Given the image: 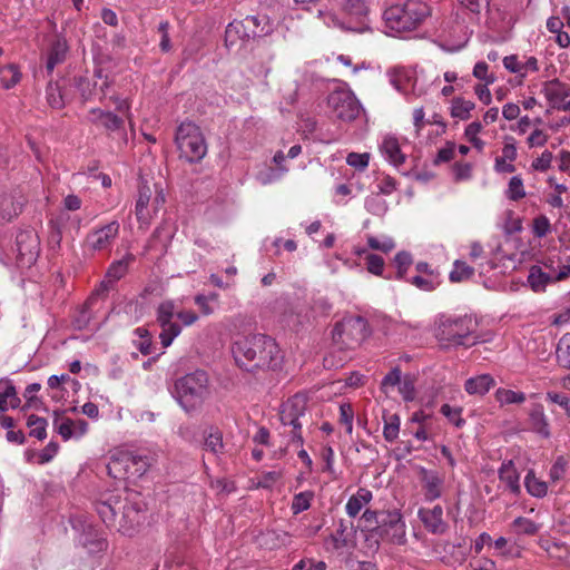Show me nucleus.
Masks as SVG:
<instances>
[{
	"label": "nucleus",
	"mask_w": 570,
	"mask_h": 570,
	"mask_svg": "<svg viewBox=\"0 0 570 570\" xmlns=\"http://www.w3.org/2000/svg\"><path fill=\"white\" fill-rule=\"evenodd\" d=\"M232 352L236 364L247 372L275 370L282 362L277 343L264 334L238 338L233 344Z\"/></svg>",
	"instance_id": "1"
},
{
	"label": "nucleus",
	"mask_w": 570,
	"mask_h": 570,
	"mask_svg": "<svg viewBox=\"0 0 570 570\" xmlns=\"http://www.w3.org/2000/svg\"><path fill=\"white\" fill-rule=\"evenodd\" d=\"M430 13V7L422 0H407L386 8L383 19L391 30L404 32L416 29Z\"/></svg>",
	"instance_id": "2"
},
{
	"label": "nucleus",
	"mask_w": 570,
	"mask_h": 570,
	"mask_svg": "<svg viewBox=\"0 0 570 570\" xmlns=\"http://www.w3.org/2000/svg\"><path fill=\"white\" fill-rule=\"evenodd\" d=\"M475 323L470 316H441L436 322L434 335L443 346H472L478 343L474 335Z\"/></svg>",
	"instance_id": "3"
},
{
	"label": "nucleus",
	"mask_w": 570,
	"mask_h": 570,
	"mask_svg": "<svg viewBox=\"0 0 570 570\" xmlns=\"http://www.w3.org/2000/svg\"><path fill=\"white\" fill-rule=\"evenodd\" d=\"M209 395V377L203 370L188 373L175 382V396L185 411L198 407Z\"/></svg>",
	"instance_id": "4"
},
{
	"label": "nucleus",
	"mask_w": 570,
	"mask_h": 570,
	"mask_svg": "<svg viewBox=\"0 0 570 570\" xmlns=\"http://www.w3.org/2000/svg\"><path fill=\"white\" fill-rule=\"evenodd\" d=\"M175 317L185 326H189L198 320V315L193 311H177L173 301L160 303L157 308V323L161 327L159 338L164 347H168L181 332V326L174 322Z\"/></svg>",
	"instance_id": "5"
},
{
	"label": "nucleus",
	"mask_w": 570,
	"mask_h": 570,
	"mask_svg": "<svg viewBox=\"0 0 570 570\" xmlns=\"http://www.w3.org/2000/svg\"><path fill=\"white\" fill-rule=\"evenodd\" d=\"M175 141L179 157L190 164L200 161L207 154L205 137L194 122H181L177 128Z\"/></svg>",
	"instance_id": "6"
},
{
	"label": "nucleus",
	"mask_w": 570,
	"mask_h": 570,
	"mask_svg": "<svg viewBox=\"0 0 570 570\" xmlns=\"http://www.w3.org/2000/svg\"><path fill=\"white\" fill-rule=\"evenodd\" d=\"M271 30L267 17L247 16L242 20L232 21L225 30V46L232 48L239 41L263 37Z\"/></svg>",
	"instance_id": "7"
},
{
	"label": "nucleus",
	"mask_w": 570,
	"mask_h": 570,
	"mask_svg": "<svg viewBox=\"0 0 570 570\" xmlns=\"http://www.w3.org/2000/svg\"><path fill=\"white\" fill-rule=\"evenodd\" d=\"M306 399L302 395H294L282 404L279 419L285 434H288L293 443L303 444L301 429L306 417Z\"/></svg>",
	"instance_id": "8"
},
{
	"label": "nucleus",
	"mask_w": 570,
	"mask_h": 570,
	"mask_svg": "<svg viewBox=\"0 0 570 570\" xmlns=\"http://www.w3.org/2000/svg\"><path fill=\"white\" fill-rule=\"evenodd\" d=\"M367 321L360 315H350L338 322L333 330V340L346 348L360 346L370 335Z\"/></svg>",
	"instance_id": "9"
},
{
	"label": "nucleus",
	"mask_w": 570,
	"mask_h": 570,
	"mask_svg": "<svg viewBox=\"0 0 570 570\" xmlns=\"http://www.w3.org/2000/svg\"><path fill=\"white\" fill-rule=\"evenodd\" d=\"M97 512L107 525L114 524L117 514L121 512L122 519L129 522L128 525H121L122 531L127 534H130L142 520L141 510L136 504H124L121 500L117 498H110L107 501L99 502Z\"/></svg>",
	"instance_id": "10"
},
{
	"label": "nucleus",
	"mask_w": 570,
	"mask_h": 570,
	"mask_svg": "<svg viewBox=\"0 0 570 570\" xmlns=\"http://www.w3.org/2000/svg\"><path fill=\"white\" fill-rule=\"evenodd\" d=\"M166 202L163 189L141 183L135 205V215L140 224L148 226L155 215L163 208Z\"/></svg>",
	"instance_id": "11"
},
{
	"label": "nucleus",
	"mask_w": 570,
	"mask_h": 570,
	"mask_svg": "<svg viewBox=\"0 0 570 570\" xmlns=\"http://www.w3.org/2000/svg\"><path fill=\"white\" fill-rule=\"evenodd\" d=\"M371 532L372 535L393 544L402 546L406 542L405 523L397 510L383 513L380 524L374 527Z\"/></svg>",
	"instance_id": "12"
},
{
	"label": "nucleus",
	"mask_w": 570,
	"mask_h": 570,
	"mask_svg": "<svg viewBox=\"0 0 570 570\" xmlns=\"http://www.w3.org/2000/svg\"><path fill=\"white\" fill-rule=\"evenodd\" d=\"M327 105L333 115L343 121L356 119L361 110L358 100L347 89L333 90L327 97Z\"/></svg>",
	"instance_id": "13"
},
{
	"label": "nucleus",
	"mask_w": 570,
	"mask_h": 570,
	"mask_svg": "<svg viewBox=\"0 0 570 570\" xmlns=\"http://www.w3.org/2000/svg\"><path fill=\"white\" fill-rule=\"evenodd\" d=\"M542 94L549 101L551 108L570 110V87L558 79L546 81Z\"/></svg>",
	"instance_id": "14"
},
{
	"label": "nucleus",
	"mask_w": 570,
	"mask_h": 570,
	"mask_svg": "<svg viewBox=\"0 0 570 570\" xmlns=\"http://www.w3.org/2000/svg\"><path fill=\"white\" fill-rule=\"evenodd\" d=\"M417 475L422 483L423 494L426 501H434L442 497L444 478L438 471L419 466Z\"/></svg>",
	"instance_id": "15"
},
{
	"label": "nucleus",
	"mask_w": 570,
	"mask_h": 570,
	"mask_svg": "<svg viewBox=\"0 0 570 570\" xmlns=\"http://www.w3.org/2000/svg\"><path fill=\"white\" fill-rule=\"evenodd\" d=\"M119 233V223L114 220L101 228L95 229L86 238L91 250H104L111 246Z\"/></svg>",
	"instance_id": "16"
},
{
	"label": "nucleus",
	"mask_w": 570,
	"mask_h": 570,
	"mask_svg": "<svg viewBox=\"0 0 570 570\" xmlns=\"http://www.w3.org/2000/svg\"><path fill=\"white\" fill-rule=\"evenodd\" d=\"M18 258L22 264L31 265L39 255L38 237L32 232H21L17 235Z\"/></svg>",
	"instance_id": "17"
},
{
	"label": "nucleus",
	"mask_w": 570,
	"mask_h": 570,
	"mask_svg": "<svg viewBox=\"0 0 570 570\" xmlns=\"http://www.w3.org/2000/svg\"><path fill=\"white\" fill-rule=\"evenodd\" d=\"M417 514L429 532L442 534L448 530V523L443 519V509L441 505H434L432 509L421 508Z\"/></svg>",
	"instance_id": "18"
},
{
	"label": "nucleus",
	"mask_w": 570,
	"mask_h": 570,
	"mask_svg": "<svg viewBox=\"0 0 570 570\" xmlns=\"http://www.w3.org/2000/svg\"><path fill=\"white\" fill-rule=\"evenodd\" d=\"M88 121L97 127L105 128L107 131H118L124 127L122 118L100 108L89 110Z\"/></svg>",
	"instance_id": "19"
},
{
	"label": "nucleus",
	"mask_w": 570,
	"mask_h": 570,
	"mask_svg": "<svg viewBox=\"0 0 570 570\" xmlns=\"http://www.w3.org/2000/svg\"><path fill=\"white\" fill-rule=\"evenodd\" d=\"M529 429L543 439L551 436L549 420L544 413L542 404L535 403L528 413Z\"/></svg>",
	"instance_id": "20"
},
{
	"label": "nucleus",
	"mask_w": 570,
	"mask_h": 570,
	"mask_svg": "<svg viewBox=\"0 0 570 570\" xmlns=\"http://www.w3.org/2000/svg\"><path fill=\"white\" fill-rule=\"evenodd\" d=\"M140 461L141 459H138L130 453H119L118 455H112L107 465L108 474L115 479H124L129 474V464H138Z\"/></svg>",
	"instance_id": "21"
},
{
	"label": "nucleus",
	"mask_w": 570,
	"mask_h": 570,
	"mask_svg": "<svg viewBox=\"0 0 570 570\" xmlns=\"http://www.w3.org/2000/svg\"><path fill=\"white\" fill-rule=\"evenodd\" d=\"M326 550H342L353 546L352 533L343 520H340L336 530L325 539Z\"/></svg>",
	"instance_id": "22"
},
{
	"label": "nucleus",
	"mask_w": 570,
	"mask_h": 570,
	"mask_svg": "<svg viewBox=\"0 0 570 570\" xmlns=\"http://www.w3.org/2000/svg\"><path fill=\"white\" fill-rule=\"evenodd\" d=\"M203 450L219 458L225 453V444L223 442V432L217 428H210L205 431Z\"/></svg>",
	"instance_id": "23"
},
{
	"label": "nucleus",
	"mask_w": 570,
	"mask_h": 570,
	"mask_svg": "<svg viewBox=\"0 0 570 570\" xmlns=\"http://www.w3.org/2000/svg\"><path fill=\"white\" fill-rule=\"evenodd\" d=\"M381 150L394 166H401L405 161L399 140L393 136H386L381 145Z\"/></svg>",
	"instance_id": "24"
},
{
	"label": "nucleus",
	"mask_w": 570,
	"mask_h": 570,
	"mask_svg": "<svg viewBox=\"0 0 570 570\" xmlns=\"http://www.w3.org/2000/svg\"><path fill=\"white\" fill-rule=\"evenodd\" d=\"M2 384L4 385V390L0 392V412H6L9 407H19L21 400L18 396V393L12 382L8 379H1L0 385Z\"/></svg>",
	"instance_id": "25"
},
{
	"label": "nucleus",
	"mask_w": 570,
	"mask_h": 570,
	"mask_svg": "<svg viewBox=\"0 0 570 570\" xmlns=\"http://www.w3.org/2000/svg\"><path fill=\"white\" fill-rule=\"evenodd\" d=\"M499 478L513 494L520 493V475L511 461L502 464L499 470Z\"/></svg>",
	"instance_id": "26"
},
{
	"label": "nucleus",
	"mask_w": 570,
	"mask_h": 570,
	"mask_svg": "<svg viewBox=\"0 0 570 570\" xmlns=\"http://www.w3.org/2000/svg\"><path fill=\"white\" fill-rule=\"evenodd\" d=\"M494 386V379L490 374H481L466 380L464 389L469 394L484 395Z\"/></svg>",
	"instance_id": "27"
},
{
	"label": "nucleus",
	"mask_w": 570,
	"mask_h": 570,
	"mask_svg": "<svg viewBox=\"0 0 570 570\" xmlns=\"http://www.w3.org/2000/svg\"><path fill=\"white\" fill-rule=\"evenodd\" d=\"M551 282H556L553 274L543 272L541 267L537 265L530 268L528 283L532 291L543 292L546 286Z\"/></svg>",
	"instance_id": "28"
},
{
	"label": "nucleus",
	"mask_w": 570,
	"mask_h": 570,
	"mask_svg": "<svg viewBox=\"0 0 570 570\" xmlns=\"http://www.w3.org/2000/svg\"><path fill=\"white\" fill-rule=\"evenodd\" d=\"M372 500V492L365 488H360L356 494L352 495L346 503V512L351 518H355L363 507Z\"/></svg>",
	"instance_id": "29"
},
{
	"label": "nucleus",
	"mask_w": 570,
	"mask_h": 570,
	"mask_svg": "<svg viewBox=\"0 0 570 570\" xmlns=\"http://www.w3.org/2000/svg\"><path fill=\"white\" fill-rule=\"evenodd\" d=\"M68 51L67 42L62 39H57L48 53L46 69L48 72H52L55 67L65 61Z\"/></svg>",
	"instance_id": "30"
},
{
	"label": "nucleus",
	"mask_w": 570,
	"mask_h": 570,
	"mask_svg": "<svg viewBox=\"0 0 570 570\" xmlns=\"http://www.w3.org/2000/svg\"><path fill=\"white\" fill-rule=\"evenodd\" d=\"M77 87L81 94V97L85 101L92 99L94 97H98L100 101L106 99L105 89L109 87L107 81H104L99 89H96V83L94 85V90L91 89V83L87 79L80 78L77 82Z\"/></svg>",
	"instance_id": "31"
},
{
	"label": "nucleus",
	"mask_w": 570,
	"mask_h": 570,
	"mask_svg": "<svg viewBox=\"0 0 570 570\" xmlns=\"http://www.w3.org/2000/svg\"><path fill=\"white\" fill-rule=\"evenodd\" d=\"M134 261V256L131 254L126 255L124 258L114 262L107 273L106 278L116 284L119 279H121L128 272L129 263Z\"/></svg>",
	"instance_id": "32"
},
{
	"label": "nucleus",
	"mask_w": 570,
	"mask_h": 570,
	"mask_svg": "<svg viewBox=\"0 0 570 570\" xmlns=\"http://www.w3.org/2000/svg\"><path fill=\"white\" fill-rule=\"evenodd\" d=\"M528 493L535 498H543L548 492V484L539 480L533 471H529L524 479Z\"/></svg>",
	"instance_id": "33"
},
{
	"label": "nucleus",
	"mask_w": 570,
	"mask_h": 570,
	"mask_svg": "<svg viewBox=\"0 0 570 570\" xmlns=\"http://www.w3.org/2000/svg\"><path fill=\"white\" fill-rule=\"evenodd\" d=\"M556 358L561 367L570 370V334H564L559 340L556 348Z\"/></svg>",
	"instance_id": "34"
},
{
	"label": "nucleus",
	"mask_w": 570,
	"mask_h": 570,
	"mask_svg": "<svg viewBox=\"0 0 570 570\" xmlns=\"http://www.w3.org/2000/svg\"><path fill=\"white\" fill-rule=\"evenodd\" d=\"M494 397L501 406L508 404H521L525 401V394L523 392H515L502 387L495 391Z\"/></svg>",
	"instance_id": "35"
},
{
	"label": "nucleus",
	"mask_w": 570,
	"mask_h": 570,
	"mask_svg": "<svg viewBox=\"0 0 570 570\" xmlns=\"http://www.w3.org/2000/svg\"><path fill=\"white\" fill-rule=\"evenodd\" d=\"M383 435L387 442H393L397 439L400 432V416L397 414L384 415Z\"/></svg>",
	"instance_id": "36"
},
{
	"label": "nucleus",
	"mask_w": 570,
	"mask_h": 570,
	"mask_svg": "<svg viewBox=\"0 0 570 570\" xmlns=\"http://www.w3.org/2000/svg\"><path fill=\"white\" fill-rule=\"evenodd\" d=\"M527 195L522 178L517 175L510 178L505 196L512 202H518Z\"/></svg>",
	"instance_id": "37"
},
{
	"label": "nucleus",
	"mask_w": 570,
	"mask_h": 570,
	"mask_svg": "<svg viewBox=\"0 0 570 570\" xmlns=\"http://www.w3.org/2000/svg\"><path fill=\"white\" fill-rule=\"evenodd\" d=\"M475 105L471 100L463 98H455L452 102L451 115L452 117L465 120L470 117V112L474 109Z\"/></svg>",
	"instance_id": "38"
},
{
	"label": "nucleus",
	"mask_w": 570,
	"mask_h": 570,
	"mask_svg": "<svg viewBox=\"0 0 570 570\" xmlns=\"http://www.w3.org/2000/svg\"><path fill=\"white\" fill-rule=\"evenodd\" d=\"M46 94L47 101L50 105V107L55 109H61L65 107L66 98L58 83L49 82Z\"/></svg>",
	"instance_id": "39"
},
{
	"label": "nucleus",
	"mask_w": 570,
	"mask_h": 570,
	"mask_svg": "<svg viewBox=\"0 0 570 570\" xmlns=\"http://www.w3.org/2000/svg\"><path fill=\"white\" fill-rule=\"evenodd\" d=\"M27 425L30 428V435L38 440L47 438V420L37 415H30L27 420Z\"/></svg>",
	"instance_id": "40"
},
{
	"label": "nucleus",
	"mask_w": 570,
	"mask_h": 570,
	"mask_svg": "<svg viewBox=\"0 0 570 570\" xmlns=\"http://www.w3.org/2000/svg\"><path fill=\"white\" fill-rule=\"evenodd\" d=\"M410 284L414 285L416 288L424 292L434 291L439 284V277L436 276H424V275H415L409 279H406Z\"/></svg>",
	"instance_id": "41"
},
{
	"label": "nucleus",
	"mask_w": 570,
	"mask_h": 570,
	"mask_svg": "<svg viewBox=\"0 0 570 570\" xmlns=\"http://www.w3.org/2000/svg\"><path fill=\"white\" fill-rule=\"evenodd\" d=\"M474 274V268L469 266L466 263L455 261L453 269L450 273V281L459 283L469 279Z\"/></svg>",
	"instance_id": "42"
},
{
	"label": "nucleus",
	"mask_w": 570,
	"mask_h": 570,
	"mask_svg": "<svg viewBox=\"0 0 570 570\" xmlns=\"http://www.w3.org/2000/svg\"><path fill=\"white\" fill-rule=\"evenodd\" d=\"M81 543L89 553H99L108 547L106 539L92 533L85 534Z\"/></svg>",
	"instance_id": "43"
},
{
	"label": "nucleus",
	"mask_w": 570,
	"mask_h": 570,
	"mask_svg": "<svg viewBox=\"0 0 570 570\" xmlns=\"http://www.w3.org/2000/svg\"><path fill=\"white\" fill-rule=\"evenodd\" d=\"M366 240H367V245L371 249L379 250V252H382L385 254L390 253L395 247L394 240L387 236L379 238V237L368 235L366 237Z\"/></svg>",
	"instance_id": "44"
},
{
	"label": "nucleus",
	"mask_w": 570,
	"mask_h": 570,
	"mask_svg": "<svg viewBox=\"0 0 570 570\" xmlns=\"http://www.w3.org/2000/svg\"><path fill=\"white\" fill-rule=\"evenodd\" d=\"M314 498V493L311 491L299 492L294 495L292 501V512L298 514L311 507V501Z\"/></svg>",
	"instance_id": "45"
},
{
	"label": "nucleus",
	"mask_w": 570,
	"mask_h": 570,
	"mask_svg": "<svg viewBox=\"0 0 570 570\" xmlns=\"http://www.w3.org/2000/svg\"><path fill=\"white\" fill-rule=\"evenodd\" d=\"M21 78V73L14 65H10L0 69V79L6 88L16 86Z\"/></svg>",
	"instance_id": "46"
},
{
	"label": "nucleus",
	"mask_w": 570,
	"mask_h": 570,
	"mask_svg": "<svg viewBox=\"0 0 570 570\" xmlns=\"http://www.w3.org/2000/svg\"><path fill=\"white\" fill-rule=\"evenodd\" d=\"M494 548L498 554L504 558H519L520 551L517 546L509 544L504 537L498 538L494 542Z\"/></svg>",
	"instance_id": "47"
},
{
	"label": "nucleus",
	"mask_w": 570,
	"mask_h": 570,
	"mask_svg": "<svg viewBox=\"0 0 570 570\" xmlns=\"http://www.w3.org/2000/svg\"><path fill=\"white\" fill-rule=\"evenodd\" d=\"M394 263L396 265V278L404 279L406 275L407 268L412 264V255L407 252H399L394 257Z\"/></svg>",
	"instance_id": "48"
},
{
	"label": "nucleus",
	"mask_w": 570,
	"mask_h": 570,
	"mask_svg": "<svg viewBox=\"0 0 570 570\" xmlns=\"http://www.w3.org/2000/svg\"><path fill=\"white\" fill-rule=\"evenodd\" d=\"M513 527L517 528L518 533L534 535L538 533L540 527L534 523L532 520L519 517L513 521Z\"/></svg>",
	"instance_id": "49"
},
{
	"label": "nucleus",
	"mask_w": 570,
	"mask_h": 570,
	"mask_svg": "<svg viewBox=\"0 0 570 570\" xmlns=\"http://www.w3.org/2000/svg\"><path fill=\"white\" fill-rule=\"evenodd\" d=\"M366 269L368 273L382 276L384 271V259L382 256L376 254H366L365 256Z\"/></svg>",
	"instance_id": "50"
},
{
	"label": "nucleus",
	"mask_w": 570,
	"mask_h": 570,
	"mask_svg": "<svg viewBox=\"0 0 570 570\" xmlns=\"http://www.w3.org/2000/svg\"><path fill=\"white\" fill-rule=\"evenodd\" d=\"M551 230V224L547 216L540 215L533 219L532 233L535 237L542 238Z\"/></svg>",
	"instance_id": "51"
},
{
	"label": "nucleus",
	"mask_w": 570,
	"mask_h": 570,
	"mask_svg": "<svg viewBox=\"0 0 570 570\" xmlns=\"http://www.w3.org/2000/svg\"><path fill=\"white\" fill-rule=\"evenodd\" d=\"M553 155L550 150H544L539 157L532 160L531 169L534 171L544 173L551 168Z\"/></svg>",
	"instance_id": "52"
},
{
	"label": "nucleus",
	"mask_w": 570,
	"mask_h": 570,
	"mask_svg": "<svg viewBox=\"0 0 570 570\" xmlns=\"http://www.w3.org/2000/svg\"><path fill=\"white\" fill-rule=\"evenodd\" d=\"M218 299V294L212 293L209 295H196L195 304L200 308L204 315H210L214 313V307L210 305V302H216Z\"/></svg>",
	"instance_id": "53"
},
{
	"label": "nucleus",
	"mask_w": 570,
	"mask_h": 570,
	"mask_svg": "<svg viewBox=\"0 0 570 570\" xmlns=\"http://www.w3.org/2000/svg\"><path fill=\"white\" fill-rule=\"evenodd\" d=\"M440 412L456 428H461L465 421L461 417L462 409L451 407L449 404H443Z\"/></svg>",
	"instance_id": "54"
},
{
	"label": "nucleus",
	"mask_w": 570,
	"mask_h": 570,
	"mask_svg": "<svg viewBox=\"0 0 570 570\" xmlns=\"http://www.w3.org/2000/svg\"><path fill=\"white\" fill-rule=\"evenodd\" d=\"M566 470H567V461L564 460V458L563 456L557 458V460L552 464L550 472H549L550 481L552 483H556V482L562 480L564 478Z\"/></svg>",
	"instance_id": "55"
},
{
	"label": "nucleus",
	"mask_w": 570,
	"mask_h": 570,
	"mask_svg": "<svg viewBox=\"0 0 570 570\" xmlns=\"http://www.w3.org/2000/svg\"><path fill=\"white\" fill-rule=\"evenodd\" d=\"M353 417L354 412L348 403H343L340 405V423L346 426V432L352 434L353 432Z\"/></svg>",
	"instance_id": "56"
},
{
	"label": "nucleus",
	"mask_w": 570,
	"mask_h": 570,
	"mask_svg": "<svg viewBox=\"0 0 570 570\" xmlns=\"http://www.w3.org/2000/svg\"><path fill=\"white\" fill-rule=\"evenodd\" d=\"M368 160L370 155L367 153H350L346 157L347 165L358 170H364L368 166Z\"/></svg>",
	"instance_id": "57"
},
{
	"label": "nucleus",
	"mask_w": 570,
	"mask_h": 570,
	"mask_svg": "<svg viewBox=\"0 0 570 570\" xmlns=\"http://www.w3.org/2000/svg\"><path fill=\"white\" fill-rule=\"evenodd\" d=\"M344 10L351 16L362 17L367 13V6L364 0H346Z\"/></svg>",
	"instance_id": "58"
},
{
	"label": "nucleus",
	"mask_w": 570,
	"mask_h": 570,
	"mask_svg": "<svg viewBox=\"0 0 570 570\" xmlns=\"http://www.w3.org/2000/svg\"><path fill=\"white\" fill-rule=\"evenodd\" d=\"M170 237H171V232L167 230L165 225H160L154 230V233L149 239L148 247L154 248L155 242L158 239L163 242V247H166Z\"/></svg>",
	"instance_id": "59"
},
{
	"label": "nucleus",
	"mask_w": 570,
	"mask_h": 570,
	"mask_svg": "<svg viewBox=\"0 0 570 570\" xmlns=\"http://www.w3.org/2000/svg\"><path fill=\"white\" fill-rule=\"evenodd\" d=\"M399 392L404 401H412L415 397L414 383L410 376H405L397 385Z\"/></svg>",
	"instance_id": "60"
},
{
	"label": "nucleus",
	"mask_w": 570,
	"mask_h": 570,
	"mask_svg": "<svg viewBox=\"0 0 570 570\" xmlns=\"http://www.w3.org/2000/svg\"><path fill=\"white\" fill-rule=\"evenodd\" d=\"M402 381L401 370L399 366L392 368L382 380L381 386L383 390L387 387L397 386Z\"/></svg>",
	"instance_id": "61"
},
{
	"label": "nucleus",
	"mask_w": 570,
	"mask_h": 570,
	"mask_svg": "<svg viewBox=\"0 0 570 570\" xmlns=\"http://www.w3.org/2000/svg\"><path fill=\"white\" fill-rule=\"evenodd\" d=\"M547 399L550 402L556 403L559 406H561L564 410L566 414L568 416H570V397L569 396H567L563 393L548 392Z\"/></svg>",
	"instance_id": "62"
},
{
	"label": "nucleus",
	"mask_w": 570,
	"mask_h": 570,
	"mask_svg": "<svg viewBox=\"0 0 570 570\" xmlns=\"http://www.w3.org/2000/svg\"><path fill=\"white\" fill-rule=\"evenodd\" d=\"M282 478V472L279 471H268L263 473L257 482L259 488L271 489L279 479Z\"/></svg>",
	"instance_id": "63"
},
{
	"label": "nucleus",
	"mask_w": 570,
	"mask_h": 570,
	"mask_svg": "<svg viewBox=\"0 0 570 570\" xmlns=\"http://www.w3.org/2000/svg\"><path fill=\"white\" fill-rule=\"evenodd\" d=\"M488 65L484 61L476 62L473 68V76L480 80H484L487 85L493 83L495 78L488 73Z\"/></svg>",
	"instance_id": "64"
}]
</instances>
